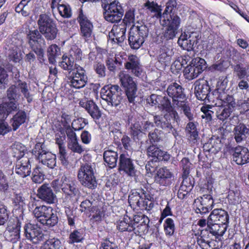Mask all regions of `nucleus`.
<instances>
[{"mask_svg":"<svg viewBox=\"0 0 249 249\" xmlns=\"http://www.w3.org/2000/svg\"><path fill=\"white\" fill-rule=\"evenodd\" d=\"M185 133L189 141L193 143L197 142L199 139L198 132L196 125L194 122H190L187 124L185 128Z\"/></svg>","mask_w":249,"mask_h":249,"instance_id":"obj_41","label":"nucleus"},{"mask_svg":"<svg viewBox=\"0 0 249 249\" xmlns=\"http://www.w3.org/2000/svg\"><path fill=\"white\" fill-rule=\"evenodd\" d=\"M59 66L64 70L75 71L74 60L70 56H63L62 60L59 63Z\"/></svg>","mask_w":249,"mask_h":249,"instance_id":"obj_49","label":"nucleus"},{"mask_svg":"<svg viewBox=\"0 0 249 249\" xmlns=\"http://www.w3.org/2000/svg\"><path fill=\"white\" fill-rule=\"evenodd\" d=\"M24 230L25 237L33 243L37 244L43 240L44 234L41 228L37 224H26Z\"/></svg>","mask_w":249,"mask_h":249,"instance_id":"obj_18","label":"nucleus"},{"mask_svg":"<svg viewBox=\"0 0 249 249\" xmlns=\"http://www.w3.org/2000/svg\"><path fill=\"white\" fill-rule=\"evenodd\" d=\"M173 54L172 49L166 46H162L159 51L157 58L160 62L167 66L170 64Z\"/></svg>","mask_w":249,"mask_h":249,"instance_id":"obj_35","label":"nucleus"},{"mask_svg":"<svg viewBox=\"0 0 249 249\" xmlns=\"http://www.w3.org/2000/svg\"><path fill=\"white\" fill-rule=\"evenodd\" d=\"M51 185L56 192L62 191L65 195L64 201L67 204H73L77 200L80 192L75 180L64 175L60 180L53 181Z\"/></svg>","mask_w":249,"mask_h":249,"instance_id":"obj_1","label":"nucleus"},{"mask_svg":"<svg viewBox=\"0 0 249 249\" xmlns=\"http://www.w3.org/2000/svg\"><path fill=\"white\" fill-rule=\"evenodd\" d=\"M93 68L99 77H103L106 76V68L104 64L99 62H95Z\"/></svg>","mask_w":249,"mask_h":249,"instance_id":"obj_63","label":"nucleus"},{"mask_svg":"<svg viewBox=\"0 0 249 249\" xmlns=\"http://www.w3.org/2000/svg\"><path fill=\"white\" fill-rule=\"evenodd\" d=\"M216 99L218 101V103L215 104L217 107L216 109V117L220 120L224 121L234 110L236 107L235 99L232 95L229 94H222L220 98Z\"/></svg>","mask_w":249,"mask_h":249,"instance_id":"obj_3","label":"nucleus"},{"mask_svg":"<svg viewBox=\"0 0 249 249\" xmlns=\"http://www.w3.org/2000/svg\"><path fill=\"white\" fill-rule=\"evenodd\" d=\"M229 202L232 205H236L241 201L240 193L239 191L236 190H230L227 196Z\"/></svg>","mask_w":249,"mask_h":249,"instance_id":"obj_54","label":"nucleus"},{"mask_svg":"<svg viewBox=\"0 0 249 249\" xmlns=\"http://www.w3.org/2000/svg\"><path fill=\"white\" fill-rule=\"evenodd\" d=\"M37 195L40 199L48 204L54 203L57 199L51 187L48 184H44L38 189Z\"/></svg>","mask_w":249,"mask_h":249,"instance_id":"obj_27","label":"nucleus"},{"mask_svg":"<svg viewBox=\"0 0 249 249\" xmlns=\"http://www.w3.org/2000/svg\"><path fill=\"white\" fill-rule=\"evenodd\" d=\"M163 32V37L166 40L173 39L178 33V29L172 27H165Z\"/></svg>","mask_w":249,"mask_h":249,"instance_id":"obj_62","label":"nucleus"},{"mask_svg":"<svg viewBox=\"0 0 249 249\" xmlns=\"http://www.w3.org/2000/svg\"><path fill=\"white\" fill-rule=\"evenodd\" d=\"M234 135L235 141L240 143L246 140L249 134V129L244 124L240 123L234 128Z\"/></svg>","mask_w":249,"mask_h":249,"instance_id":"obj_39","label":"nucleus"},{"mask_svg":"<svg viewBox=\"0 0 249 249\" xmlns=\"http://www.w3.org/2000/svg\"><path fill=\"white\" fill-rule=\"evenodd\" d=\"M18 102L9 101L0 105V115L3 118H6L9 114L18 110Z\"/></svg>","mask_w":249,"mask_h":249,"instance_id":"obj_37","label":"nucleus"},{"mask_svg":"<svg viewBox=\"0 0 249 249\" xmlns=\"http://www.w3.org/2000/svg\"><path fill=\"white\" fill-rule=\"evenodd\" d=\"M80 106L84 108L90 116L96 121L101 117V112L97 105L92 100H82Z\"/></svg>","mask_w":249,"mask_h":249,"instance_id":"obj_28","label":"nucleus"},{"mask_svg":"<svg viewBox=\"0 0 249 249\" xmlns=\"http://www.w3.org/2000/svg\"><path fill=\"white\" fill-rule=\"evenodd\" d=\"M207 220L212 222L228 225L229 223V215L224 210L215 209L211 213Z\"/></svg>","mask_w":249,"mask_h":249,"instance_id":"obj_32","label":"nucleus"},{"mask_svg":"<svg viewBox=\"0 0 249 249\" xmlns=\"http://www.w3.org/2000/svg\"><path fill=\"white\" fill-rule=\"evenodd\" d=\"M33 214L37 221L43 225L53 227L58 222L56 212L52 207L42 205L36 206Z\"/></svg>","mask_w":249,"mask_h":249,"instance_id":"obj_4","label":"nucleus"},{"mask_svg":"<svg viewBox=\"0 0 249 249\" xmlns=\"http://www.w3.org/2000/svg\"><path fill=\"white\" fill-rule=\"evenodd\" d=\"M126 24L121 21L120 24L113 25L108 36L114 42L120 43L123 42L125 38Z\"/></svg>","mask_w":249,"mask_h":249,"instance_id":"obj_22","label":"nucleus"},{"mask_svg":"<svg viewBox=\"0 0 249 249\" xmlns=\"http://www.w3.org/2000/svg\"><path fill=\"white\" fill-rule=\"evenodd\" d=\"M102 6L105 10V19L110 22H120L124 15V10L120 3L116 0H103Z\"/></svg>","mask_w":249,"mask_h":249,"instance_id":"obj_5","label":"nucleus"},{"mask_svg":"<svg viewBox=\"0 0 249 249\" xmlns=\"http://www.w3.org/2000/svg\"><path fill=\"white\" fill-rule=\"evenodd\" d=\"M61 242L57 238H51L47 240L41 245L39 249H60Z\"/></svg>","mask_w":249,"mask_h":249,"instance_id":"obj_47","label":"nucleus"},{"mask_svg":"<svg viewBox=\"0 0 249 249\" xmlns=\"http://www.w3.org/2000/svg\"><path fill=\"white\" fill-rule=\"evenodd\" d=\"M206 61L203 58L197 57L193 59L184 70L185 78L189 80L196 78L206 69Z\"/></svg>","mask_w":249,"mask_h":249,"instance_id":"obj_10","label":"nucleus"},{"mask_svg":"<svg viewBox=\"0 0 249 249\" xmlns=\"http://www.w3.org/2000/svg\"><path fill=\"white\" fill-rule=\"evenodd\" d=\"M124 66L126 70L130 71L135 76L139 77L142 75V66L140 63V59L136 55H129Z\"/></svg>","mask_w":249,"mask_h":249,"instance_id":"obj_26","label":"nucleus"},{"mask_svg":"<svg viewBox=\"0 0 249 249\" xmlns=\"http://www.w3.org/2000/svg\"><path fill=\"white\" fill-rule=\"evenodd\" d=\"M198 35L196 32L185 31L178 38V44L183 49L187 51L193 49L194 45L197 43Z\"/></svg>","mask_w":249,"mask_h":249,"instance_id":"obj_20","label":"nucleus"},{"mask_svg":"<svg viewBox=\"0 0 249 249\" xmlns=\"http://www.w3.org/2000/svg\"><path fill=\"white\" fill-rule=\"evenodd\" d=\"M119 169L129 176L133 177L136 170L132 160L127 153H122L119 159Z\"/></svg>","mask_w":249,"mask_h":249,"instance_id":"obj_21","label":"nucleus"},{"mask_svg":"<svg viewBox=\"0 0 249 249\" xmlns=\"http://www.w3.org/2000/svg\"><path fill=\"white\" fill-rule=\"evenodd\" d=\"M162 132L158 129H155L153 132L149 133L148 137L151 142H158L161 139Z\"/></svg>","mask_w":249,"mask_h":249,"instance_id":"obj_64","label":"nucleus"},{"mask_svg":"<svg viewBox=\"0 0 249 249\" xmlns=\"http://www.w3.org/2000/svg\"><path fill=\"white\" fill-rule=\"evenodd\" d=\"M119 77L122 86L124 88L130 103H133L136 97L137 87L133 78L126 71H121Z\"/></svg>","mask_w":249,"mask_h":249,"instance_id":"obj_11","label":"nucleus"},{"mask_svg":"<svg viewBox=\"0 0 249 249\" xmlns=\"http://www.w3.org/2000/svg\"><path fill=\"white\" fill-rule=\"evenodd\" d=\"M24 147L17 156L15 172L22 178L26 177L31 173V165L29 153H24Z\"/></svg>","mask_w":249,"mask_h":249,"instance_id":"obj_13","label":"nucleus"},{"mask_svg":"<svg viewBox=\"0 0 249 249\" xmlns=\"http://www.w3.org/2000/svg\"><path fill=\"white\" fill-rule=\"evenodd\" d=\"M166 91L168 95L172 99L173 107L180 104L182 101L187 100L184 89L177 83H173L169 85Z\"/></svg>","mask_w":249,"mask_h":249,"instance_id":"obj_17","label":"nucleus"},{"mask_svg":"<svg viewBox=\"0 0 249 249\" xmlns=\"http://www.w3.org/2000/svg\"><path fill=\"white\" fill-rule=\"evenodd\" d=\"M164 231L166 236H172L175 232V226L174 220L171 218H167L163 224Z\"/></svg>","mask_w":249,"mask_h":249,"instance_id":"obj_51","label":"nucleus"},{"mask_svg":"<svg viewBox=\"0 0 249 249\" xmlns=\"http://www.w3.org/2000/svg\"><path fill=\"white\" fill-rule=\"evenodd\" d=\"M149 223V218L144 214H139L135 215L132 220L133 226H134V231L140 232L145 230L148 227Z\"/></svg>","mask_w":249,"mask_h":249,"instance_id":"obj_33","label":"nucleus"},{"mask_svg":"<svg viewBox=\"0 0 249 249\" xmlns=\"http://www.w3.org/2000/svg\"><path fill=\"white\" fill-rule=\"evenodd\" d=\"M170 118H173L174 121L178 122L179 120V116L175 110L171 111L169 115H165L163 117L156 115L154 116V121L157 126L161 128L162 129L170 132L173 126L170 122Z\"/></svg>","mask_w":249,"mask_h":249,"instance_id":"obj_19","label":"nucleus"},{"mask_svg":"<svg viewBox=\"0 0 249 249\" xmlns=\"http://www.w3.org/2000/svg\"><path fill=\"white\" fill-rule=\"evenodd\" d=\"M176 7V2L175 0H170L166 3V8L160 18V23L162 26L178 29L181 19L177 14L173 12Z\"/></svg>","mask_w":249,"mask_h":249,"instance_id":"obj_6","label":"nucleus"},{"mask_svg":"<svg viewBox=\"0 0 249 249\" xmlns=\"http://www.w3.org/2000/svg\"><path fill=\"white\" fill-rule=\"evenodd\" d=\"M147 101L152 106H157L166 111H170L172 107L170 100L165 96L153 94L147 99Z\"/></svg>","mask_w":249,"mask_h":249,"instance_id":"obj_25","label":"nucleus"},{"mask_svg":"<svg viewBox=\"0 0 249 249\" xmlns=\"http://www.w3.org/2000/svg\"><path fill=\"white\" fill-rule=\"evenodd\" d=\"M173 174L166 167L159 168L155 176V182L163 186H167L172 183Z\"/></svg>","mask_w":249,"mask_h":249,"instance_id":"obj_23","label":"nucleus"},{"mask_svg":"<svg viewBox=\"0 0 249 249\" xmlns=\"http://www.w3.org/2000/svg\"><path fill=\"white\" fill-rule=\"evenodd\" d=\"M20 228L21 222L18 218L10 219L4 232L6 240L13 243L17 242L20 239Z\"/></svg>","mask_w":249,"mask_h":249,"instance_id":"obj_14","label":"nucleus"},{"mask_svg":"<svg viewBox=\"0 0 249 249\" xmlns=\"http://www.w3.org/2000/svg\"><path fill=\"white\" fill-rule=\"evenodd\" d=\"M44 174L40 167H36L33 172L32 180L36 183H40L44 179Z\"/></svg>","mask_w":249,"mask_h":249,"instance_id":"obj_55","label":"nucleus"},{"mask_svg":"<svg viewBox=\"0 0 249 249\" xmlns=\"http://www.w3.org/2000/svg\"><path fill=\"white\" fill-rule=\"evenodd\" d=\"M57 9L60 15L64 18H69L71 16V9L69 5L58 4Z\"/></svg>","mask_w":249,"mask_h":249,"instance_id":"obj_57","label":"nucleus"},{"mask_svg":"<svg viewBox=\"0 0 249 249\" xmlns=\"http://www.w3.org/2000/svg\"><path fill=\"white\" fill-rule=\"evenodd\" d=\"M88 124V121L84 118H78L74 120L71 123V127L75 131H79L83 129L86 124Z\"/></svg>","mask_w":249,"mask_h":249,"instance_id":"obj_59","label":"nucleus"},{"mask_svg":"<svg viewBox=\"0 0 249 249\" xmlns=\"http://www.w3.org/2000/svg\"><path fill=\"white\" fill-rule=\"evenodd\" d=\"M77 20L80 25L81 32L86 41H88L91 37L93 26L87 17L83 14L82 10L79 13Z\"/></svg>","mask_w":249,"mask_h":249,"instance_id":"obj_24","label":"nucleus"},{"mask_svg":"<svg viewBox=\"0 0 249 249\" xmlns=\"http://www.w3.org/2000/svg\"><path fill=\"white\" fill-rule=\"evenodd\" d=\"M132 224V220L127 215L124 216L122 220H120L117 224L118 229L122 232L132 231H134Z\"/></svg>","mask_w":249,"mask_h":249,"instance_id":"obj_44","label":"nucleus"},{"mask_svg":"<svg viewBox=\"0 0 249 249\" xmlns=\"http://www.w3.org/2000/svg\"><path fill=\"white\" fill-rule=\"evenodd\" d=\"M197 243L202 249H213L212 246L214 243L213 241H210V240L204 236L202 232L201 234L197 237Z\"/></svg>","mask_w":249,"mask_h":249,"instance_id":"obj_52","label":"nucleus"},{"mask_svg":"<svg viewBox=\"0 0 249 249\" xmlns=\"http://www.w3.org/2000/svg\"><path fill=\"white\" fill-rule=\"evenodd\" d=\"M7 97L9 101L18 102L20 97V94L16 86L12 85L7 89Z\"/></svg>","mask_w":249,"mask_h":249,"instance_id":"obj_53","label":"nucleus"},{"mask_svg":"<svg viewBox=\"0 0 249 249\" xmlns=\"http://www.w3.org/2000/svg\"><path fill=\"white\" fill-rule=\"evenodd\" d=\"M228 80L226 76H220L217 82L216 88L213 92V95L215 99L220 98L222 94H227L225 90L227 87Z\"/></svg>","mask_w":249,"mask_h":249,"instance_id":"obj_38","label":"nucleus"},{"mask_svg":"<svg viewBox=\"0 0 249 249\" xmlns=\"http://www.w3.org/2000/svg\"><path fill=\"white\" fill-rule=\"evenodd\" d=\"M233 160L237 164L243 165L249 162V151L248 148L237 146L234 149V152L232 154Z\"/></svg>","mask_w":249,"mask_h":249,"instance_id":"obj_31","label":"nucleus"},{"mask_svg":"<svg viewBox=\"0 0 249 249\" xmlns=\"http://www.w3.org/2000/svg\"><path fill=\"white\" fill-rule=\"evenodd\" d=\"M28 42L32 49L36 53L38 51L42 53L41 48L45 45V41L41 32L37 29L29 30L27 32Z\"/></svg>","mask_w":249,"mask_h":249,"instance_id":"obj_16","label":"nucleus"},{"mask_svg":"<svg viewBox=\"0 0 249 249\" xmlns=\"http://www.w3.org/2000/svg\"><path fill=\"white\" fill-rule=\"evenodd\" d=\"M174 107L181 111L189 121H191L193 120L194 114L191 112V109L189 105L187 100L182 101L180 104L177 105Z\"/></svg>","mask_w":249,"mask_h":249,"instance_id":"obj_45","label":"nucleus"},{"mask_svg":"<svg viewBox=\"0 0 249 249\" xmlns=\"http://www.w3.org/2000/svg\"><path fill=\"white\" fill-rule=\"evenodd\" d=\"M210 88L207 81L202 83L196 81L194 84V92L197 99L199 100H209Z\"/></svg>","mask_w":249,"mask_h":249,"instance_id":"obj_29","label":"nucleus"},{"mask_svg":"<svg viewBox=\"0 0 249 249\" xmlns=\"http://www.w3.org/2000/svg\"><path fill=\"white\" fill-rule=\"evenodd\" d=\"M40 32L44 35L47 40H51L54 39L56 37L57 34V29L55 23H54L49 27L44 29L43 31H41Z\"/></svg>","mask_w":249,"mask_h":249,"instance_id":"obj_50","label":"nucleus"},{"mask_svg":"<svg viewBox=\"0 0 249 249\" xmlns=\"http://www.w3.org/2000/svg\"><path fill=\"white\" fill-rule=\"evenodd\" d=\"M121 89L117 85H107L104 87L101 91L102 99L112 107H118L121 103L122 96Z\"/></svg>","mask_w":249,"mask_h":249,"instance_id":"obj_9","label":"nucleus"},{"mask_svg":"<svg viewBox=\"0 0 249 249\" xmlns=\"http://www.w3.org/2000/svg\"><path fill=\"white\" fill-rule=\"evenodd\" d=\"M228 225L212 222L207 220V231L215 236H222L226 231Z\"/></svg>","mask_w":249,"mask_h":249,"instance_id":"obj_34","label":"nucleus"},{"mask_svg":"<svg viewBox=\"0 0 249 249\" xmlns=\"http://www.w3.org/2000/svg\"><path fill=\"white\" fill-rule=\"evenodd\" d=\"M16 87L18 89V92L19 90L23 93L24 96V97L26 98L27 100V101L30 103L32 100V98L31 97L30 93L28 91V86L26 83L24 82H19Z\"/></svg>","mask_w":249,"mask_h":249,"instance_id":"obj_58","label":"nucleus"},{"mask_svg":"<svg viewBox=\"0 0 249 249\" xmlns=\"http://www.w3.org/2000/svg\"><path fill=\"white\" fill-rule=\"evenodd\" d=\"M75 71L68 78V83L71 87L80 89L85 86L88 82V76L85 69L77 64H75Z\"/></svg>","mask_w":249,"mask_h":249,"instance_id":"obj_12","label":"nucleus"},{"mask_svg":"<svg viewBox=\"0 0 249 249\" xmlns=\"http://www.w3.org/2000/svg\"><path fill=\"white\" fill-rule=\"evenodd\" d=\"M213 199L210 195H204L194 200L193 208L197 213L204 214L208 213L213 206Z\"/></svg>","mask_w":249,"mask_h":249,"instance_id":"obj_15","label":"nucleus"},{"mask_svg":"<svg viewBox=\"0 0 249 249\" xmlns=\"http://www.w3.org/2000/svg\"><path fill=\"white\" fill-rule=\"evenodd\" d=\"M9 58L14 62H19L22 59V54L19 49L16 47L13 49L9 55Z\"/></svg>","mask_w":249,"mask_h":249,"instance_id":"obj_61","label":"nucleus"},{"mask_svg":"<svg viewBox=\"0 0 249 249\" xmlns=\"http://www.w3.org/2000/svg\"><path fill=\"white\" fill-rule=\"evenodd\" d=\"M94 166L89 163L82 164L79 169L77 177L81 184L89 188L93 189L97 186Z\"/></svg>","mask_w":249,"mask_h":249,"instance_id":"obj_8","label":"nucleus"},{"mask_svg":"<svg viewBox=\"0 0 249 249\" xmlns=\"http://www.w3.org/2000/svg\"><path fill=\"white\" fill-rule=\"evenodd\" d=\"M68 148L70 149L72 152L79 154H82L85 151V149L79 143L78 140L74 141L71 143H68Z\"/></svg>","mask_w":249,"mask_h":249,"instance_id":"obj_60","label":"nucleus"},{"mask_svg":"<svg viewBox=\"0 0 249 249\" xmlns=\"http://www.w3.org/2000/svg\"><path fill=\"white\" fill-rule=\"evenodd\" d=\"M47 53L49 62L54 64L55 58L60 54V49L56 45L53 44L48 49Z\"/></svg>","mask_w":249,"mask_h":249,"instance_id":"obj_48","label":"nucleus"},{"mask_svg":"<svg viewBox=\"0 0 249 249\" xmlns=\"http://www.w3.org/2000/svg\"><path fill=\"white\" fill-rule=\"evenodd\" d=\"M148 35V29L145 25L134 26L130 28L128 43L132 49L137 50L142 46Z\"/></svg>","mask_w":249,"mask_h":249,"instance_id":"obj_7","label":"nucleus"},{"mask_svg":"<svg viewBox=\"0 0 249 249\" xmlns=\"http://www.w3.org/2000/svg\"><path fill=\"white\" fill-rule=\"evenodd\" d=\"M144 9L147 15L151 18H160L162 16L161 9L154 2L147 1L144 4Z\"/></svg>","mask_w":249,"mask_h":249,"instance_id":"obj_36","label":"nucleus"},{"mask_svg":"<svg viewBox=\"0 0 249 249\" xmlns=\"http://www.w3.org/2000/svg\"><path fill=\"white\" fill-rule=\"evenodd\" d=\"M27 118L25 112L22 110H19L14 115L12 118L11 123L14 130H16L20 125L25 122Z\"/></svg>","mask_w":249,"mask_h":249,"instance_id":"obj_43","label":"nucleus"},{"mask_svg":"<svg viewBox=\"0 0 249 249\" xmlns=\"http://www.w3.org/2000/svg\"><path fill=\"white\" fill-rule=\"evenodd\" d=\"M149 195L144 190L132 192L128 196V203L134 210L150 211L154 206L153 202L149 198Z\"/></svg>","mask_w":249,"mask_h":249,"instance_id":"obj_2","label":"nucleus"},{"mask_svg":"<svg viewBox=\"0 0 249 249\" xmlns=\"http://www.w3.org/2000/svg\"><path fill=\"white\" fill-rule=\"evenodd\" d=\"M83 239V235L80 230H75L70 234L69 238V243L73 244L74 243L80 242Z\"/></svg>","mask_w":249,"mask_h":249,"instance_id":"obj_56","label":"nucleus"},{"mask_svg":"<svg viewBox=\"0 0 249 249\" xmlns=\"http://www.w3.org/2000/svg\"><path fill=\"white\" fill-rule=\"evenodd\" d=\"M148 156L153 158L157 161H167L170 158V155L167 152L162 151L155 145H151L147 148Z\"/></svg>","mask_w":249,"mask_h":249,"instance_id":"obj_30","label":"nucleus"},{"mask_svg":"<svg viewBox=\"0 0 249 249\" xmlns=\"http://www.w3.org/2000/svg\"><path fill=\"white\" fill-rule=\"evenodd\" d=\"M38 160L43 165L51 169L56 166V156L50 152L46 151L43 154H41Z\"/></svg>","mask_w":249,"mask_h":249,"instance_id":"obj_40","label":"nucleus"},{"mask_svg":"<svg viewBox=\"0 0 249 249\" xmlns=\"http://www.w3.org/2000/svg\"><path fill=\"white\" fill-rule=\"evenodd\" d=\"M53 20L46 14H41L39 16L37 24L40 32L53 24Z\"/></svg>","mask_w":249,"mask_h":249,"instance_id":"obj_46","label":"nucleus"},{"mask_svg":"<svg viewBox=\"0 0 249 249\" xmlns=\"http://www.w3.org/2000/svg\"><path fill=\"white\" fill-rule=\"evenodd\" d=\"M103 157L105 163L109 168L116 167L118 158L117 152L112 150H106L104 152Z\"/></svg>","mask_w":249,"mask_h":249,"instance_id":"obj_42","label":"nucleus"}]
</instances>
